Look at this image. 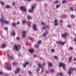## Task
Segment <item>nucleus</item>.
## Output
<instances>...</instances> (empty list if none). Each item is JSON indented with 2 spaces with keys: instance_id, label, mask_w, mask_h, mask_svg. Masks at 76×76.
<instances>
[{
  "instance_id": "f257e3e1",
  "label": "nucleus",
  "mask_w": 76,
  "mask_h": 76,
  "mask_svg": "<svg viewBox=\"0 0 76 76\" xmlns=\"http://www.w3.org/2000/svg\"><path fill=\"white\" fill-rule=\"evenodd\" d=\"M0 22H2L1 24L3 25L4 23H9V21H6L3 18H1L0 19Z\"/></svg>"
},
{
  "instance_id": "f03ea898",
  "label": "nucleus",
  "mask_w": 76,
  "mask_h": 76,
  "mask_svg": "<svg viewBox=\"0 0 76 76\" xmlns=\"http://www.w3.org/2000/svg\"><path fill=\"white\" fill-rule=\"evenodd\" d=\"M37 6V4H34L32 6L31 8V9L29 10L28 11V12L29 13H32L33 11H34V9H35V7Z\"/></svg>"
},
{
  "instance_id": "7ed1b4c3",
  "label": "nucleus",
  "mask_w": 76,
  "mask_h": 76,
  "mask_svg": "<svg viewBox=\"0 0 76 76\" xmlns=\"http://www.w3.org/2000/svg\"><path fill=\"white\" fill-rule=\"evenodd\" d=\"M20 45H18L17 46L16 45H15L14 47L13 50H17V51H18L19 50V48H20Z\"/></svg>"
},
{
  "instance_id": "20e7f679",
  "label": "nucleus",
  "mask_w": 76,
  "mask_h": 76,
  "mask_svg": "<svg viewBox=\"0 0 76 76\" xmlns=\"http://www.w3.org/2000/svg\"><path fill=\"white\" fill-rule=\"evenodd\" d=\"M73 70H75L76 71V69L75 68H70L68 72V73L69 75H70L72 73V71H73Z\"/></svg>"
},
{
  "instance_id": "39448f33",
  "label": "nucleus",
  "mask_w": 76,
  "mask_h": 76,
  "mask_svg": "<svg viewBox=\"0 0 76 76\" xmlns=\"http://www.w3.org/2000/svg\"><path fill=\"white\" fill-rule=\"evenodd\" d=\"M59 64L60 67L63 66V69H64V70H66V64L63 63H60Z\"/></svg>"
},
{
  "instance_id": "423d86ee",
  "label": "nucleus",
  "mask_w": 76,
  "mask_h": 76,
  "mask_svg": "<svg viewBox=\"0 0 76 76\" xmlns=\"http://www.w3.org/2000/svg\"><path fill=\"white\" fill-rule=\"evenodd\" d=\"M38 66H39V67H40L42 69L41 73H43V72H44V68H43V66H42V65H41V63H39L38 64Z\"/></svg>"
},
{
  "instance_id": "0eeeda50",
  "label": "nucleus",
  "mask_w": 76,
  "mask_h": 76,
  "mask_svg": "<svg viewBox=\"0 0 76 76\" xmlns=\"http://www.w3.org/2000/svg\"><path fill=\"white\" fill-rule=\"evenodd\" d=\"M20 9L24 12H26V9L24 7H20Z\"/></svg>"
},
{
  "instance_id": "6e6552de",
  "label": "nucleus",
  "mask_w": 76,
  "mask_h": 76,
  "mask_svg": "<svg viewBox=\"0 0 76 76\" xmlns=\"http://www.w3.org/2000/svg\"><path fill=\"white\" fill-rule=\"evenodd\" d=\"M6 69L8 70H12V68L11 67V66L10 65L7 66L6 67Z\"/></svg>"
},
{
  "instance_id": "1a4fd4ad",
  "label": "nucleus",
  "mask_w": 76,
  "mask_h": 76,
  "mask_svg": "<svg viewBox=\"0 0 76 76\" xmlns=\"http://www.w3.org/2000/svg\"><path fill=\"white\" fill-rule=\"evenodd\" d=\"M26 31H24L23 32L22 37L23 38H25L26 37Z\"/></svg>"
},
{
  "instance_id": "9d476101",
  "label": "nucleus",
  "mask_w": 76,
  "mask_h": 76,
  "mask_svg": "<svg viewBox=\"0 0 76 76\" xmlns=\"http://www.w3.org/2000/svg\"><path fill=\"white\" fill-rule=\"evenodd\" d=\"M20 69L19 68H18L15 71V74H18V73H19L20 72Z\"/></svg>"
},
{
  "instance_id": "9b49d317",
  "label": "nucleus",
  "mask_w": 76,
  "mask_h": 76,
  "mask_svg": "<svg viewBox=\"0 0 76 76\" xmlns=\"http://www.w3.org/2000/svg\"><path fill=\"white\" fill-rule=\"evenodd\" d=\"M36 27L37 25H36V24H34L33 25V28L34 30L35 31H37V29Z\"/></svg>"
},
{
  "instance_id": "f8f14e48",
  "label": "nucleus",
  "mask_w": 76,
  "mask_h": 76,
  "mask_svg": "<svg viewBox=\"0 0 76 76\" xmlns=\"http://www.w3.org/2000/svg\"><path fill=\"white\" fill-rule=\"evenodd\" d=\"M54 22H55V26H58V23H57L58 22V20H55Z\"/></svg>"
},
{
  "instance_id": "ddd939ff",
  "label": "nucleus",
  "mask_w": 76,
  "mask_h": 76,
  "mask_svg": "<svg viewBox=\"0 0 76 76\" xmlns=\"http://www.w3.org/2000/svg\"><path fill=\"white\" fill-rule=\"evenodd\" d=\"M11 34L12 36H15V35H16V33H15V32L14 30L11 33Z\"/></svg>"
},
{
  "instance_id": "4468645a",
  "label": "nucleus",
  "mask_w": 76,
  "mask_h": 76,
  "mask_svg": "<svg viewBox=\"0 0 76 76\" xmlns=\"http://www.w3.org/2000/svg\"><path fill=\"white\" fill-rule=\"evenodd\" d=\"M29 51L31 53H32L34 52V49L33 48H31L30 50H29Z\"/></svg>"
},
{
  "instance_id": "2eb2a0df",
  "label": "nucleus",
  "mask_w": 76,
  "mask_h": 76,
  "mask_svg": "<svg viewBox=\"0 0 76 76\" xmlns=\"http://www.w3.org/2000/svg\"><path fill=\"white\" fill-rule=\"evenodd\" d=\"M48 34V31H46L43 34V37H45L46 35Z\"/></svg>"
},
{
  "instance_id": "dca6fc26",
  "label": "nucleus",
  "mask_w": 76,
  "mask_h": 76,
  "mask_svg": "<svg viewBox=\"0 0 76 76\" xmlns=\"http://www.w3.org/2000/svg\"><path fill=\"white\" fill-rule=\"evenodd\" d=\"M6 47V45L3 44L2 45V47H1V48H4Z\"/></svg>"
},
{
  "instance_id": "f3484780",
  "label": "nucleus",
  "mask_w": 76,
  "mask_h": 76,
  "mask_svg": "<svg viewBox=\"0 0 76 76\" xmlns=\"http://www.w3.org/2000/svg\"><path fill=\"white\" fill-rule=\"evenodd\" d=\"M29 64V62H26V63L24 64H23V66L24 67H25L27 65V64Z\"/></svg>"
},
{
  "instance_id": "a211bd4d",
  "label": "nucleus",
  "mask_w": 76,
  "mask_h": 76,
  "mask_svg": "<svg viewBox=\"0 0 76 76\" xmlns=\"http://www.w3.org/2000/svg\"><path fill=\"white\" fill-rule=\"evenodd\" d=\"M28 27H29L31 25V23L30 21H28Z\"/></svg>"
},
{
  "instance_id": "6ab92c4d",
  "label": "nucleus",
  "mask_w": 76,
  "mask_h": 76,
  "mask_svg": "<svg viewBox=\"0 0 76 76\" xmlns=\"http://www.w3.org/2000/svg\"><path fill=\"white\" fill-rule=\"evenodd\" d=\"M34 47L36 48H39V45H34Z\"/></svg>"
},
{
  "instance_id": "aec40b11",
  "label": "nucleus",
  "mask_w": 76,
  "mask_h": 76,
  "mask_svg": "<svg viewBox=\"0 0 76 76\" xmlns=\"http://www.w3.org/2000/svg\"><path fill=\"white\" fill-rule=\"evenodd\" d=\"M67 33H65L64 34H63L62 35V37H65L66 35H67Z\"/></svg>"
},
{
  "instance_id": "412c9836",
  "label": "nucleus",
  "mask_w": 76,
  "mask_h": 76,
  "mask_svg": "<svg viewBox=\"0 0 76 76\" xmlns=\"http://www.w3.org/2000/svg\"><path fill=\"white\" fill-rule=\"evenodd\" d=\"M48 66H50V67H51V66H53V64L51 63H50L49 64L48 63Z\"/></svg>"
},
{
  "instance_id": "4be33fe9",
  "label": "nucleus",
  "mask_w": 76,
  "mask_h": 76,
  "mask_svg": "<svg viewBox=\"0 0 76 76\" xmlns=\"http://www.w3.org/2000/svg\"><path fill=\"white\" fill-rule=\"evenodd\" d=\"M69 10L71 11H72V12L73 11V8L72 7H70L69 8Z\"/></svg>"
},
{
  "instance_id": "5701e85b",
  "label": "nucleus",
  "mask_w": 76,
  "mask_h": 76,
  "mask_svg": "<svg viewBox=\"0 0 76 76\" xmlns=\"http://www.w3.org/2000/svg\"><path fill=\"white\" fill-rule=\"evenodd\" d=\"M16 23H12V26H16Z\"/></svg>"
},
{
  "instance_id": "b1692460",
  "label": "nucleus",
  "mask_w": 76,
  "mask_h": 76,
  "mask_svg": "<svg viewBox=\"0 0 76 76\" xmlns=\"http://www.w3.org/2000/svg\"><path fill=\"white\" fill-rule=\"evenodd\" d=\"M72 57H71L70 58H69V61L70 62L71 61V60H72Z\"/></svg>"
},
{
  "instance_id": "393cba45",
  "label": "nucleus",
  "mask_w": 76,
  "mask_h": 76,
  "mask_svg": "<svg viewBox=\"0 0 76 76\" xmlns=\"http://www.w3.org/2000/svg\"><path fill=\"white\" fill-rule=\"evenodd\" d=\"M61 42H62L61 41H59V42L57 41L56 42L57 44H61Z\"/></svg>"
},
{
  "instance_id": "a878e982",
  "label": "nucleus",
  "mask_w": 76,
  "mask_h": 76,
  "mask_svg": "<svg viewBox=\"0 0 76 76\" xmlns=\"http://www.w3.org/2000/svg\"><path fill=\"white\" fill-rule=\"evenodd\" d=\"M67 2V1L66 0H64L62 2V3H66Z\"/></svg>"
},
{
  "instance_id": "bb28decb",
  "label": "nucleus",
  "mask_w": 76,
  "mask_h": 76,
  "mask_svg": "<svg viewBox=\"0 0 76 76\" xmlns=\"http://www.w3.org/2000/svg\"><path fill=\"white\" fill-rule=\"evenodd\" d=\"M28 19H31V16L28 15L27 17Z\"/></svg>"
},
{
  "instance_id": "cd10ccee",
  "label": "nucleus",
  "mask_w": 76,
  "mask_h": 76,
  "mask_svg": "<svg viewBox=\"0 0 76 76\" xmlns=\"http://www.w3.org/2000/svg\"><path fill=\"white\" fill-rule=\"evenodd\" d=\"M51 72L52 73H54V72H55L54 70L53 69H52L51 70Z\"/></svg>"
},
{
  "instance_id": "c85d7f7f",
  "label": "nucleus",
  "mask_w": 76,
  "mask_h": 76,
  "mask_svg": "<svg viewBox=\"0 0 76 76\" xmlns=\"http://www.w3.org/2000/svg\"><path fill=\"white\" fill-rule=\"evenodd\" d=\"M42 42L40 40L39 42H38V44H41Z\"/></svg>"
},
{
  "instance_id": "c756f323",
  "label": "nucleus",
  "mask_w": 76,
  "mask_h": 76,
  "mask_svg": "<svg viewBox=\"0 0 76 76\" xmlns=\"http://www.w3.org/2000/svg\"><path fill=\"white\" fill-rule=\"evenodd\" d=\"M60 5H58L56 6V8H57L58 9V8H59V7H60Z\"/></svg>"
},
{
  "instance_id": "7c9ffc66",
  "label": "nucleus",
  "mask_w": 76,
  "mask_h": 76,
  "mask_svg": "<svg viewBox=\"0 0 76 76\" xmlns=\"http://www.w3.org/2000/svg\"><path fill=\"white\" fill-rule=\"evenodd\" d=\"M71 18H75V15H72L71 16Z\"/></svg>"
},
{
  "instance_id": "2f4dec72",
  "label": "nucleus",
  "mask_w": 76,
  "mask_h": 76,
  "mask_svg": "<svg viewBox=\"0 0 76 76\" xmlns=\"http://www.w3.org/2000/svg\"><path fill=\"white\" fill-rule=\"evenodd\" d=\"M29 38L30 40H32V39H33V38L32 37H29Z\"/></svg>"
},
{
  "instance_id": "473e14b6",
  "label": "nucleus",
  "mask_w": 76,
  "mask_h": 76,
  "mask_svg": "<svg viewBox=\"0 0 76 76\" xmlns=\"http://www.w3.org/2000/svg\"><path fill=\"white\" fill-rule=\"evenodd\" d=\"M61 76H63V74L61 73H60L59 74Z\"/></svg>"
},
{
  "instance_id": "72a5a7b5",
  "label": "nucleus",
  "mask_w": 76,
  "mask_h": 76,
  "mask_svg": "<svg viewBox=\"0 0 76 76\" xmlns=\"http://www.w3.org/2000/svg\"><path fill=\"white\" fill-rule=\"evenodd\" d=\"M1 3L2 5H4V3L3 2H1Z\"/></svg>"
},
{
  "instance_id": "f704fd0d",
  "label": "nucleus",
  "mask_w": 76,
  "mask_h": 76,
  "mask_svg": "<svg viewBox=\"0 0 76 76\" xmlns=\"http://www.w3.org/2000/svg\"><path fill=\"white\" fill-rule=\"evenodd\" d=\"M59 2L58 1H56L55 2V3H58Z\"/></svg>"
},
{
  "instance_id": "c9c22d12",
  "label": "nucleus",
  "mask_w": 76,
  "mask_h": 76,
  "mask_svg": "<svg viewBox=\"0 0 76 76\" xmlns=\"http://www.w3.org/2000/svg\"><path fill=\"white\" fill-rule=\"evenodd\" d=\"M69 50H73V47H70Z\"/></svg>"
},
{
  "instance_id": "e433bc0d",
  "label": "nucleus",
  "mask_w": 76,
  "mask_h": 76,
  "mask_svg": "<svg viewBox=\"0 0 76 76\" xmlns=\"http://www.w3.org/2000/svg\"><path fill=\"white\" fill-rule=\"evenodd\" d=\"M61 44H62V45H64V44H65V42H61Z\"/></svg>"
},
{
  "instance_id": "4c0bfd02",
  "label": "nucleus",
  "mask_w": 76,
  "mask_h": 76,
  "mask_svg": "<svg viewBox=\"0 0 76 76\" xmlns=\"http://www.w3.org/2000/svg\"><path fill=\"white\" fill-rule=\"evenodd\" d=\"M3 72H0V75H1L3 74Z\"/></svg>"
},
{
  "instance_id": "58836bf2",
  "label": "nucleus",
  "mask_w": 76,
  "mask_h": 76,
  "mask_svg": "<svg viewBox=\"0 0 76 76\" xmlns=\"http://www.w3.org/2000/svg\"><path fill=\"white\" fill-rule=\"evenodd\" d=\"M26 21V20H23L22 21V23H25Z\"/></svg>"
},
{
  "instance_id": "ea45409f",
  "label": "nucleus",
  "mask_w": 76,
  "mask_h": 76,
  "mask_svg": "<svg viewBox=\"0 0 76 76\" xmlns=\"http://www.w3.org/2000/svg\"><path fill=\"white\" fill-rule=\"evenodd\" d=\"M6 8H9V7H10V6L9 5H7L6 6Z\"/></svg>"
},
{
  "instance_id": "a19ab883",
  "label": "nucleus",
  "mask_w": 76,
  "mask_h": 76,
  "mask_svg": "<svg viewBox=\"0 0 76 76\" xmlns=\"http://www.w3.org/2000/svg\"><path fill=\"white\" fill-rule=\"evenodd\" d=\"M51 51L52 52H54L55 51V50H54V49H52Z\"/></svg>"
},
{
  "instance_id": "79ce46f5",
  "label": "nucleus",
  "mask_w": 76,
  "mask_h": 76,
  "mask_svg": "<svg viewBox=\"0 0 76 76\" xmlns=\"http://www.w3.org/2000/svg\"><path fill=\"white\" fill-rule=\"evenodd\" d=\"M70 27H71V25H68L67 26V27L68 28H70Z\"/></svg>"
},
{
  "instance_id": "37998d69",
  "label": "nucleus",
  "mask_w": 76,
  "mask_h": 76,
  "mask_svg": "<svg viewBox=\"0 0 76 76\" xmlns=\"http://www.w3.org/2000/svg\"><path fill=\"white\" fill-rule=\"evenodd\" d=\"M34 57H37V56L36 55H34Z\"/></svg>"
},
{
  "instance_id": "c03bdc74",
  "label": "nucleus",
  "mask_w": 76,
  "mask_h": 76,
  "mask_svg": "<svg viewBox=\"0 0 76 76\" xmlns=\"http://www.w3.org/2000/svg\"><path fill=\"white\" fill-rule=\"evenodd\" d=\"M54 57L55 58H56V59H58V58L56 56H54Z\"/></svg>"
},
{
  "instance_id": "a18cd8bd",
  "label": "nucleus",
  "mask_w": 76,
  "mask_h": 76,
  "mask_svg": "<svg viewBox=\"0 0 76 76\" xmlns=\"http://www.w3.org/2000/svg\"><path fill=\"white\" fill-rule=\"evenodd\" d=\"M10 59H12V60H13V57H12V56H11L10 57Z\"/></svg>"
},
{
  "instance_id": "49530a36",
  "label": "nucleus",
  "mask_w": 76,
  "mask_h": 76,
  "mask_svg": "<svg viewBox=\"0 0 76 76\" xmlns=\"http://www.w3.org/2000/svg\"><path fill=\"white\" fill-rule=\"evenodd\" d=\"M17 24L18 25H19V24H20V22H18L17 23Z\"/></svg>"
},
{
  "instance_id": "de8ad7c7",
  "label": "nucleus",
  "mask_w": 76,
  "mask_h": 76,
  "mask_svg": "<svg viewBox=\"0 0 76 76\" xmlns=\"http://www.w3.org/2000/svg\"><path fill=\"white\" fill-rule=\"evenodd\" d=\"M42 24L43 25V26H44V25H45V23H42Z\"/></svg>"
},
{
  "instance_id": "09e8293b",
  "label": "nucleus",
  "mask_w": 76,
  "mask_h": 76,
  "mask_svg": "<svg viewBox=\"0 0 76 76\" xmlns=\"http://www.w3.org/2000/svg\"><path fill=\"white\" fill-rule=\"evenodd\" d=\"M5 30H6V31H7V27H5Z\"/></svg>"
},
{
  "instance_id": "8fccbe9b",
  "label": "nucleus",
  "mask_w": 76,
  "mask_h": 76,
  "mask_svg": "<svg viewBox=\"0 0 76 76\" xmlns=\"http://www.w3.org/2000/svg\"><path fill=\"white\" fill-rule=\"evenodd\" d=\"M16 39H17V40H19V37H17Z\"/></svg>"
},
{
  "instance_id": "3c124183",
  "label": "nucleus",
  "mask_w": 76,
  "mask_h": 76,
  "mask_svg": "<svg viewBox=\"0 0 76 76\" xmlns=\"http://www.w3.org/2000/svg\"><path fill=\"white\" fill-rule=\"evenodd\" d=\"M29 73L30 75H31V74H32V72H31V71H29Z\"/></svg>"
},
{
  "instance_id": "603ef678",
  "label": "nucleus",
  "mask_w": 76,
  "mask_h": 76,
  "mask_svg": "<svg viewBox=\"0 0 76 76\" xmlns=\"http://www.w3.org/2000/svg\"><path fill=\"white\" fill-rule=\"evenodd\" d=\"M26 45H28V43L27 42H26Z\"/></svg>"
},
{
  "instance_id": "864d4df0",
  "label": "nucleus",
  "mask_w": 76,
  "mask_h": 76,
  "mask_svg": "<svg viewBox=\"0 0 76 76\" xmlns=\"http://www.w3.org/2000/svg\"><path fill=\"white\" fill-rule=\"evenodd\" d=\"M42 65H43V66H45V63H43V64H42Z\"/></svg>"
},
{
  "instance_id": "5fc2aeb1",
  "label": "nucleus",
  "mask_w": 76,
  "mask_h": 76,
  "mask_svg": "<svg viewBox=\"0 0 76 76\" xmlns=\"http://www.w3.org/2000/svg\"><path fill=\"white\" fill-rule=\"evenodd\" d=\"M74 61H76V58H74Z\"/></svg>"
},
{
  "instance_id": "6e6d98bb",
  "label": "nucleus",
  "mask_w": 76,
  "mask_h": 76,
  "mask_svg": "<svg viewBox=\"0 0 76 76\" xmlns=\"http://www.w3.org/2000/svg\"><path fill=\"white\" fill-rule=\"evenodd\" d=\"M43 29H45V28H46V27H43Z\"/></svg>"
},
{
  "instance_id": "4d7b16f0",
  "label": "nucleus",
  "mask_w": 76,
  "mask_h": 76,
  "mask_svg": "<svg viewBox=\"0 0 76 76\" xmlns=\"http://www.w3.org/2000/svg\"><path fill=\"white\" fill-rule=\"evenodd\" d=\"M60 21L61 22H63V20H60Z\"/></svg>"
},
{
  "instance_id": "13d9d810",
  "label": "nucleus",
  "mask_w": 76,
  "mask_h": 76,
  "mask_svg": "<svg viewBox=\"0 0 76 76\" xmlns=\"http://www.w3.org/2000/svg\"><path fill=\"white\" fill-rule=\"evenodd\" d=\"M13 65H16V63H13Z\"/></svg>"
},
{
  "instance_id": "bf43d9fd",
  "label": "nucleus",
  "mask_w": 76,
  "mask_h": 76,
  "mask_svg": "<svg viewBox=\"0 0 76 76\" xmlns=\"http://www.w3.org/2000/svg\"><path fill=\"white\" fill-rule=\"evenodd\" d=\"M7 56L8 57H10V56H9V55L8 54H7Z\"/></svg>"
},
{
  "instance_id": "052dcab7",
  "label": "nucleus",
  "mask_w": 76,
  "mask_h": 76,
  "mask_svg": "<svg viewBox=\"0 0 76 76\" xmlns=\"http://www.w3.org/2000/svg\"><path fill=\"white\" fill-rule=\"evenodd\" d=\"M37 71H39V69H37Z\"/></svg>"
},
{
  "instance_id": "680f3d73",
  "label": "nucleus",
  "mask_w": 76,
  "mask_h": 76,
  "mask_svg": "<svg viewBox=\"0 0 76 76\" xmlns=\"http://www.w3.org/2000/svg\"><path fill=\"white\" fill-rule=\"evenodd\" d=\"M74 40L75 41V42H76V39H74Z\"/></svg>"
},
{
  "instance_id": "e2e57ef3",
  "label": "nucleus",
  "mask_w": 76,
  "mask_h": 76,
  "mask_svg": "<svg viewBox=\"0 0 76 76\" xmlns=\"http://www.w3.org/2000/svg\"><path fill=\"white\" fill-rule=\"evenodd\" d=\"M46 73H48V71H46Z\"/></svg>"
},
{
  "instance_id": "0e129e2a",
  "label": "nucleus",
  "mask_w": 76,
  "mask_h": 76,
  "mask_svg": "<svg viewBox=\"0 0 76 76\" xmlns=\"http://www.w3.org/2000/svg\"><path fill=\"white\" fill-rule=\"evenodd\" d=\"M13 5H15V2H14L13 4H12Z\"/></svg>"
},
{
  "instance_id": "69168bd1",
  "label": "nucleus",
  "mask_w": 76,
  "mask_h": 76,
  "mask_svg": "<svg viewBox=\"0 0 76 76\" xmlns=\"http://www.w3.org/2000/svg\"><path fill=\"white\" fill-rule=\"evenodd\" d=\"M20 54H18V56H20Z\"/></svg>"
},
{
  "instance_id": "338daca9",
  "label": "nucleus",
  "mask_w": 76,
  "mask_h": 76,
  "mask_svg": "<svg viewBox=\"0 0 76 76\" xmlns=\"http://www.w3.org/2000/svg\"><path fill=\"white\" fill-rule=\"evenodd\" d=\"M40 58V59H42V58Z\"/></svg>"
},
{
  "instance_id": "774afa93",
  "label": "nucleus",
  "mask_w": 76,
  "mask_h": 76,
  "mask_svg": "<svg viewBox=\"0 0 76 76\" xmlns=\"http://www.w3.org/2000/svg\"><path fill=\"white\" fill-rule=\"evenodd\" d=\"M45 76V75H44V76Z\"/></svg>"
}]
</instances>
